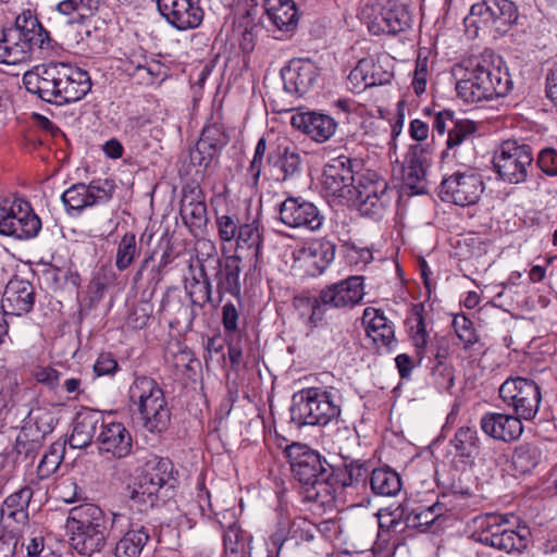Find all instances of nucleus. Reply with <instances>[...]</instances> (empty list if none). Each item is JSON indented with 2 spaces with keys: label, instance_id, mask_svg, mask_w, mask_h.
<instances>
[{
  "label": "nucleus",
  "instance_id": "nucleus-1",
  "mask_svg": "<svg viewBox=\"0 0 557 557\" xmlns=\"http://www.w3.org/2000/svg\"><path fill=\"white\" fill-rule=\"evenodd\" d=\"M26 90L41 100L64 104L83 99L91 88L89 74L70 63L50 62L25 72Z\"/></svg>",
  "mask_w": 557,
  "mask_h": 557
},
{
  "label": "nucleus",
  "instance_id": "nucleus-2",
  "mask_svg": "<svg viewBox=\"0 0 557 557\" xmlns=\"http://www.w3.org/2000/svg\"><path fill=\"white\" fill-rule=\"evenodd\" d=\"M454 74L457 77V96L466 103L505 97L513 86L500 57L466 60L455 69Z\"/></svg>",
  "mask_w": 557,
  "mask_h": 557
},
{
  "label": "nucleus",
  "instance_id": "nucleus-3",
  "mask_svg": "<svg viewBox=\"0 0 557 557\" xmlns=\"http://www.w3.org/2000/svg\"><path fill=\"white\" fill-rule=\"evenodd\" d=\"M50 47L49 33L30 10L17 15L12 27L2 30L0 38V63L8 65L29 61L35 48Z\"/></svg>",
  "mask_w": 557,
  "mask_h": 557
},
{
  "label": "nucleus",
  "instance_id": "nucleus-4",
  "mask_svg": "<svg viewBox=\"0 0 557 557\" xmlns=\"http://www.w3.org/2000/svg\"><path fill=\"white\" fill-rule=\"evenodd\" d=\"M343 395L334 386L302 388L293 395L292 421L297 425H326L341 417Z\"/></svg>",
  "mask_w": 557,
  "mask_h": 557
},
{
  "label": "nucleus",
  "instance_id": "nucleus-5",
  "mask_svg": "<svg viewBox=\"0 0 557 557\" xmlns=\"http://www.w3.org/2000/svg\"><path fill=\"white\" fill-rule=\"evenodd\" d=\"M364 296L363 278L361 276H349L339 282L326 285L318 296L295 297L296 307L310 309L308 323L317 326L326 313L327 309L352 308L360 304Z\"/></svg>",
  "mask_w": 557,
  "mask_h": 557
},
{
  "label": "nucleus",
  "instance_id": "nucleus-6",
  "mask_svg": "<svg viewBox=\"0 0 557 557\" xmlns=\"http://www.w3.org/2000/svg\"><path fill=\"white\" fill-rule=\"evenodd\" d=\"M498 395L506 408L525 421L535 419L542 403L540 385L523 376L507 377L499 386Z\"/></svg>",
  "mask_w": 557,
  "mask_h": 557
},
{
  "label": "nucleus",
  "instance_id": "nucleus-7",
  "mask_svg": "<svg viewBox=\"0 0 557 557\" xmlns=\"http://www.w3.org/2000/svg\"><path fill=\"white\" fill-rule=\"evenodd\" d=\"M387 189V182L375 171L360 168L345 205L356 208L362 215H380Z\"/></svg>",
  "mask_w": 557,
  "mask_h": 557
},
{
  "label": "nucleus",
  "instance_id": "nucleus-8",
  "mask_svg": "<svg viewBox=\"0 0 557 557\" xmlns=\"http://www.w3.org/2000/svg\"><path fill=\"white\" fill-rule=\"evenodd\" d=\"M533 152L531 146L516 140H506L495 150L493 166L498 177L509 184H520L527 181L533 169Z\"/></svg>",
  "mask_w": 557,
  "mask_h": 557
},
{
  "label": "nucleus",
  "instance_id": "nucleus-9",
  "mask_svg": "<svg viewBox=\"0 0 557 557\" xmlns=\"http://www.w3.org/2000/svg\"><path fill=\"white\" fill-rule=\"evenodd\" d=\"M286 453L290 459L293 474L299 483L312 487L317 484H325L331 487L334 467L319 453L298 443L288 446Z\"/></svg>",
  "mask_w": 557,
  "mask_h": 557
},
{
  "label": "nucleus",
  "instance_id": "nucleus-10",
  "mask_svg": "<svg viewBox=\"0 0 557 557\" xmlns=\"http://www.w3.org/2000/svg\"><path fill=\"white\" fill-rule=\"evenodd\" d=\"M447 346L444 337L425 330L424 321L420 314V362L426 358L433 383L438 389L448 391L454 385V371L447 363Z\"/></svg>",
  "mask_w": 557,
  "mask_h": 557
},
{
  "label": "nucleus",
  "instance_id": "nucleus-11",
  "mask_svg": "<svg viewBox=\"0 0 557 557\" xmlns=\"http://www.w3.org/2000/svg\"><path fill=\"white\" fill-rule=\"evenodd\" d=\"M41 221L28 201L14 200L10 207L0 206V234L16 239H29L38 235Z\"/></svg>",
  "mask_w": 557,
  "mask_h": 557
},
{
  "label": "nucleus",
  "instance_id": "nucleus-12",
  "mask_svg": "<svg viewBox=\"0 0 557 557\" xmlns=\"http://www.w3.org/2000/svg\"><path fill=\"white\" fill-rule=\"evenodd\" d=\"M361 166L360 160L348 156L341 154L331 159L322 172V187L326 195L345 205Z\"/></svg>",
  "mask_w": 557,
  "mask_h": 557
},
{
  "label": "nucleus",
  "instance_id": "nucleus-13",
  "mask_svg": "<svg viewBox=\"0 0 557 557\" xmlns=\"http://www.w3.org/2000/svg\"><path fill=\"white\" fill-rule=\"evenodd\" d=\"M483 190L482 177L472 168L457 170L441 184L442 199L461 207L474 205Z\"/></svg>",
  "mask_w": 557,
  "mask_h": 557
},
{
  "label": "nucleus",
  "instance_id": "nucleus-14",
  "mask_svg": "<svg viewBox=\"0 0 557 557\" xmlns=\"http://www.w3.org/2000/svg\"><path fill=\"white\" fill-rule=\"evenodd\" d=\"M114 184L108 180H95L88 185L77 183L67 188L61 200L71 215H79L85 208L108 202L114 193Z\"/></svg>",
  "mask_w": 557,
  "mask_h": 557
},
{
  "label": "nucleus",
  "instance_id": "nucleus-15",
  "mask_svg": "<svg viewBox=\"0 0 557 557\" xmlns=\"http://www.w3.org/2000/svg\"><path fill=\"white\" fill-rule=\"evenodd\" d=\"M470 16L485 27L493 28L498 35H505L512 25L518 24L519 11L511 0H481L471 5Z\"/></svg>",
  "mask_w": 557,
  "mask_h": 557
},
{
  "label": "nucleus",
  "instance_id": "nucleus-16",
  "mask_svg": "<svg viewBox=\"0 0 557 557\" xmlns=\"http://www.w3.org/2000/svg\"><path fill=\"white\" fill-rule=\"evenodd\" d=\"M280 221L290 228L319 231L324 223V215L311 201L302 197H287L278 207Z\"/></svg>",
  "mask_w": 557,
  "mask_h": 557
},
{
  "label": "nucleus",
  "instance_id": "nucleus-17",
  "mask_svg": "<svg viewBox=\"0 0 557 557\" xmlns=\"http://www.w3.org/2000/svg\"><path fill=\"white\" fill-rule=\"evenodd\" d=\"M306 153L286 137L277 138L268 154L269 164L281 174V182L298 180L304 171Z\"/></svg>",
  "mask_w": 557,
  "mask_h": 557
},
{
  "label": "nucleus",
  "instance_id": "nucleus-18",
  "mask_svg": "<svg viewBox=\"0 0 557 557\" xmlns=\"http://www.w3.org/2000/svg\"><path fill=\"white\" fill-rule=\"evenodd\" d=\"M230 137L220 119L212 117L201 131L195 149L190 151L194 165L207 169L228 144Z\"/></svg>",
  "mask_w": 557,
  "mask_h": 557
},
{
  "label": "nucleus",
  "instance_id": "nucleus-19",
  "mask_svg": "<svg viewBox=\"0 0 557 557\" xmlns=\"http://www.w3.org/2000/svg\"><path fill=\"white\" fill-rule=\"evenodd\" d=\"M393 73L389 70L388 55L367 57L358 61L351 70L348 81L355 89L384 85L391 82Z\"/></svg>",
  "mask_w": 557,
  "mask_h": 557
},
{
  "label": "nucleus",
  "instance_id": "nucleus-20",
  "mask_svg": "<svg viewBox=\"0 0 557 557\" xmlns=\"http://www.w3.org/2000/svg\"><path fill=\"white\" fill-rule=\"evenodd\" d=\"M319 75L318 65L310 59H293L281 70L284 90L296 97L307 94Z\"/></svg>",
  "mask_w": 557,
  "mask_h": 557
},
{
  "label": "nucleus",
  "instance_id": "nucleus-21",
  "mask_svg": "<svg viewBox=\"0 0 557 557\" xmlns=\"http://www.w3.org/2000/svg\"><path fill=\"white\" fill-rule=\"evenodd\" d=\"M199 0H157L160 14L180 30L196 28L200 25L203 12Z\"/></svg>",
  "mask_w": 557,
  "mask_h": 557
},
{
  "label": "nucleus",
  "instance_id": "nucleus-22",
  "mask_svg": "<svg viewBox=\"0 0 557 557\" xmlns=\"http://www.w3.org/2000/svg\"><path fill=\"white\" fill-rule=\"evenodd\" d=\"M205 199V194L197 184H187L182 189L180 214L191 232L201 231L208 223Z\"/></svg>",
  "mask_w": 557,
  "mask_h": 557
},
{
  "label": "nucleus",
  "instance_id": "nucleus-23",
  "mask_svg": "<svg viewBox=\"0 0 557 557\" xmlns=\"http://www.w3.org/2000/svg\"><path fill=\"white\" fill-rule=\"evenodd\" d=\"M178 471L169 458L149 454L138 474L139 487H175L178 484Z\"/></svg>",
  "mask_w": 557,
  "mask_h": 557
},
{
  "label": "nucleus",
  "instance_id": "nucleus-24",
  "mask_svg": "<svg viewBox=\"0 0 557 557\" xmlns=\"http://www.w3.org/2000/svg\"><path fill=\"white\" fill-rule=\"evenodd\" d=\"M35 305V288L30 282L13 277L5 288L1 299L4 314L22 315L32 311Z\"/></svg>",
  "mask_w": 557,
  "mask_h": 557
},
{
  "label": "nucleus",
  "instance_id": "nucleus-25",
  "mask_svg": "<svg viewBox=\"0 0 557 557\" xmlns=\"http://www.w3.org/2000/svg\"><path fill=\"white\" fill-rule=\"evenodd\" d=\"M99 450L111 454L117 459L131 455L133 438L129 431L121 422H102L101 430L96 437Z\"/></svg>",
  "mask_w": 557,
  "mask_h": 557
},
{
  "label": "nucleus",
  "instance_id": "nucleus-26",
  "mask_svg": "<svg viewBox=\"0 0 557 557\" xmlns=\"http://www.w3.org/2000/svg\"><path fill=\"white\" fill-rule=\"evenodd\" d=\"M522 418L515 413L486 412L480 421L481 430L494 440L513 442L523 432Z\"/></svg>",
  "mask_w": 557,
  "mask_h": 557
},
{
  "label": "nucleus",
  "instance_id": "nucleus-27",
  "mask_svg": "<svg viewBox=\"0 0 557 557\" xmlns=\"http://www.w3.org/2000/svg\"><path fill=\"white\" fill-rule=\"evenodd\" d=\"M469 496V490L444 491L438 495V500L434 505L428 506L425 510H420V533H437L444 519L440 511L435 513L436 509L441 510L444 506L446 510H455Z\"/></svg>",
  "mask_w": 557,
  "mask_h": 557
},
{
  "label": "nucleus",
  "instance_id": "nucleus-28",
  "mask_svg": "<svg viewBox=\"0 0 557 557\" xmlns=\"http://www.w3.org/2000/svg\"><path fill=\"white\" fill-rule=\"evenodd\" d=\"M290 124L317 143L329 140L337 127L336 121L331 115L313 111L294 114Z\"/></svg>",
  "mask_w": 557,
  "mask_h": 557
},
{
  "label": "nucleus",
  "instance_id": "nucleus-29",
  "mask_svg": "<svg viewBox=\"0 0 557 557\" xmlns=\"http://www.w3.org/2000/svg\"><path fill=\"white\" fill-rule=\"evenodd\" d=\"M362 324L366 333L377 349L391 351L395 345V331L389 322L379 309L368 307L362 314Z\"/></svg>",
  "mask_w": 557,
  "mask_h": 557
},
{
  "label": "nucleus",
  "instance_id": "nucleus-30",
  "mask_svg": "<svg viewBox=\"0 0 557 557\" xmlns=\"http://www.w3.org/2000/svg\"><path fill=\"white\" fill-rule=\"evenodd\" d=\"M215 264L214 280L216 282V290L219 294L218 301L222 300L224 294L238 296L240 294L239 275L242 272V259L237 255L225 256L224 258H213Z\"/></svg>",
  "mask_w": 557,
  "mask_h": 557
},
{
  "label": "nucleus",
  "instance_id": "nucleus-31",
  "mask_svg": "<svg viewBox=\"0 0 557 557\" xmlns=\"http://www.w3.org/2000/svg\"><path fill=\"white\" fill-rule=\"evenodd\" d=\"M103 416L99 410L85 408L76 414L69 445L72 448L84 449L95 437L98 425L102 426Z\"/></svg>",
  "mask_w": 557,
  "mask_h": 557
},
{
  "label": "nucleus",
  "instance_id": "nucleus-32",
  "mask_svg": "<svg viewBox=\"0 0 557 557\" xmlns=\"http://www.w3.org/2000/svg\"><path fill=\"white\" fill-rule=\"evenodd\" d=\"M160 313L169 318L170 325H180L185 323L191 326L198 312L194 308H189V304L182 297L176 288L170 287L166 289L160 305Z\"/></svg>",
  "mask_w": 557,
  "mask_h": 557
},
{
  "label": "nucleus",
  "instance_id": "nucleus-33",
  "mask_svg": "<svg viewBox=\"0 0 557 557\" xmlns=\"http://www.w3.org/2000/svg\"><path fill=\"white\" fill-rule=\"evenodd\" d=\"M398 203L404 206L418 195V145L409 146L399 166Z\"/></svg>",
  "mask_w": 557,
  "mask_h": 557
},
{
  "label": "nucleus",
  "instance_id": "nucleus-34",
  "mask_svg": "<svg viewBox=\"0 0 557 557\" xmlns=\"http://www.w3.org/2000/svg\"><path fill=\"white\" fill-rule=\"evenodd\" d=\"M157 250L148 252L140 262L133 277V285L137 288L145 283V287L141 290V297L147 299L153 298L158 285L163 280L164 272L157 265Z\"/></svg>",
  "mask_w": 557,
  "mask_h": 557
},
{
  "label": "nucleus",
  "instance_id": "nucleus-35",
  "mask_svg": "<svg viewBox=\"0 0 557 557\" xmlns=\"http://www.w3.org/2000/svg\"><path fill=\"white\" fill-rule=\"evenodd\" d=\"M65 528L66 530L108 529V521L100 507L84 503L70 509Z\"/></svg>",
  "mask_w": 557,
  "mask_h": 557
},
{
  "label": "nucleus",
  "instance_id": "nucleus-36",
  "mask_svg": "<svg viewBox=\"0 0 557 557\" xmlns=\"http://www.w3.org/2000/svg\"><path fill=\"white\" fill-rule=\"evenodd\" d=\"M301 252L308 265L312 268L310 274L315 276L322 274L333 262L336 245L326 238H319L310 242Z\"/></svg>",
  "mask_w": 557,
  "mask_h": 557
},
{
  "label": "nucleus",
  "instance_id": "nucleus-37",
  "mask_svg": "<svg viewBox=\"0 0 557 557\" xmlns=\"http://www.w3.org/2000/svg\"><path fill=\"white\" fill-rule=\"evenodd\" d=\"M69 544L78 554L91 556L100 552L108 536V529L88 528L83 530H66Z\"/></svg>",
  "mask_w": 557,
  "mask_h": 557
},
{
  "label": "nucleus",
  "instance_id": "nucleus-38",
  "mask_svg": "<svg viewBox=\"0 0 557 557\" xmlns=\"http://www.w3.org/2000/svg\"><path fill=\"white\" fill-rule=\"evenodd\" d=\"M143 426L150 433H162L170 424L171 412L165 397L150 400L148 404L138 408Z\"/></svg>",
  "mask_w": 557,
  "mask_h": 557
},
{
  "label": "nucleus",
  "instance_id": "nucleus-39",
  "mask_svg": "<svg viewBox=\"0 0 557 557\" xmlns=\"http://www.w3.org/2000/svg\"><path fill=\"white\" fill-rule=\"evenodd\" d=\"M265 13L280 30H292L298 22L296 4L293 0H263Z\"/></svg>",
  "mask_w": 557,
  "mask_h": 557
},
{
  "label": "nucleus",
  "instance_id": "nucleus-40",
  "mask_svg": "<svg viewBox=\"0 0 557 557\" xmlns=\"http://www.w3.org/2000/svg\"><path fill=\"white\" fill-rule=\"evenodd\" d=\"M507 523L508 520L500 515L487 513L478 516L472 519L474 528L472 537L481 544L491 546V544H495L494 539L498 537L507 529L505 527Z\"/></svg>",
  "mask_w": 557,
  "mask_h": 557
},
{
  "label": "nucleus",
  "instance_id": "nucleus-41",
  "mask_svg": "<svg viewBox=\"0 0 557 557\" xmlns=\"http://www.w3.org/2000/svg\"><path fill=\"white\" fill-rule=\"evenodd\" d=\"M455 456L466 462H473L480 454L478 431L470 426L459 428L450 440Z\"/></svg>",
  "mask_w": 557,
  "mask_h": 557
},
{
  "label": "nucleus",
  "instance_id": "nucleus-42",
  "mask_svg": "<svg viewBox=\"0 0 557 557\" xmlns=\"http://www.w3.org/2000/svg\"><path fill=\"white\" fill-rule=\"evenodd\" d=\"M54 430V418L50 410L46 408L30 409L24 421L22 431L26 438L38 441L50 434Z\"/></svg>",
  "mask_w": 557,
  "mask_h": 557
},
{
  "label": "nucleus",
  "instance_id": "nucleus-43",
  "mask_svg": "<svg viewBox=\"0 0 557 557\" xmlns=\"http://www.w3.org/2000/svg\"><path fill=\"white\" fill-rule=\"evenodd\" d=\"M369 478L370 470L363 465L350 463L343 467H334L331 487H357L359 485L364 487Z\"/></svg>",
  "mask_w": 557,
  "mask_h": 557
},
{
  "label": "nucleus",
  "instance_id": "nucleus-44",
  "mask_svg": "<svg viewBox=\"0 0 557 557\" xmlns=\"http://www.w3.org/2000/svg\"><path fill=\"white\" fill-rule=\"evenodd\" d=\"M162 396H164L162 388L153 379L148 376H137L129 387V399L137 408Z\"/></svg>",
  "mask_w": 557,
  "mask_h": 557
},
{
  "label": "nucleus",
  "instance_id": "nucleus-45",
  "mask_svg": "<svg viewBox=\"0 0 557 557\" xmlns=\"http://www.w3.org/2000/svg\"><path fill=\"white\" fill-rule=\"evenodd\" d=\"M102 0H64L57 5L58 12L63 15H73L70 23H84L92 17Z\"/></svg>",
  "mask_w": 557,
  "mask_h": 557
},
{
  "label": "nucleus",
  "instance_id": "nucleus-46",
  "mask_svg": "<svg viewBox=\"0 0 557 557\" xmlns=\"http://www.w3.org/2000/svg\"><path fill=\"white\" fill-rule=\"evenodd\" d=\"M148 539L149 534L144 527L127 531L115 545V557H139Z\"/></svg>",
  "mask_w": 557,
  "mask_h": 557
},
{
  "label": "nucleus",
  "instance_id": "nucleus-47",
  "mask_svg": "<svg viewBox=\"0 0 557 557\" xmlns=\"http://www.w3.org/2000/svg\"><path fill=\"white\" fill-rule=\"evenodd\" d=\"M530 531L527 527L518 530L507 528L499 536L495 537V544L491 547L504 550L506 553H521L528 547Z\"/></svg>",
  "mask_w": 557,
  "mask_h": 557
},
{
  "label": "nucleus",
  "instance_id": "nucleus-48",
  "mask_svg": "<svg viewBox=\"0 0 557 557\" xmlns=\"http://www.w3.org/2000/svg\"><path fill=\"white\" fill-rule=\"evenodd\" d=\"M235 239L238 247L255 249L258 257L263 245V227L257 220L240 224Z\"/></svg>",
  "mask_w": 557,
  "mask_h": 557
},
{
  "label": "nucleus",
  "instance_id": "nucleus-49",
  "mask_svg": "<svg viewBox=\"0 0 557 557\" xmlns=\"http://www.w3.org/2000/svg\"><path fill=\"white\" fill-rule=\"evenodd\" d=\"M139 255L136 236L134 233H125L117 244L115 255V267L123 272L131 267Z\"/></svg>",
  "mask_w": 557,
  "mask_h": 557
},
{
  "label": "nucleus",
  "instance_id": "nucleus-50",
  "mask_svg": "<svg viewBox=\"0 0 557 557\" xmlns=\"http://www.w3.org/2000/svg\"><path fill=\"white\" fill-rule=\"evenodd\" d=\"M478 131L476 123L471 120L454 121L453 127L448 131L447 148L455 149L462 144L470 141Z\"/></svg>",
  "mask_w": 557,
  "mask_h": 557
},
{
  "label": "nucleus",
  "instance_id": "nucleus-51",
  "mask_svg": "<svg viewBox=\"0 0 557 557\" xmlns=\"http://www.w3.org/2000/svg\"><path fill=\"white\" fill-rule=\"evenodd\" d=\"M396 20L395 4L384 7L369 23V32L376 36L381 34L394 35L396 34Z\"/></svg>",
  "mask_w": 557,
  "mask_h": 557
},
{
  "label": "nucleus",
  "instance_id": "nucleus-52",
  "mask_svg": "<svg viewBox=\"0 0 557 557\" xmlns=\"http://www.w3.org/2000/svg\"><path fill=\"white\" fill-rule=\"evenodd\" d=\"M200 275L202 281L194 278L189 287H186L188 298L196 299L198 304L212 302V284L203 267L200 269Z\"/></svg>",
  "mask_w": 557,
  "mask_h": 557
},
{
  "label": "nucleus",
  "instance_id": "nucleus-53",
  "mask_svg": "<svg viewBox=\"0 0 557 557\" xmlns=\"http://www.w3.org/2000/svg\"><path fill=\"white\" fill-rule=\"evenodd\" d=\"M152 299L140 296V301L133 308L128 314L127 323L136 330L146 327L153 313Z\"/></svg>",
  "mask_w": 557,
  "mask_h": 557
},
{
  "label": "nucleus",
  "instance_id": "nucleus-54",
  "mask_svg": "<svg viewBox=\"0 0 557 557\" xmlns=\"http://www.w3.org/2000/svg\"><path fill=\"white\" fill-rule=\"evenodd\" d=\"M370 487H401L400 475L391 468H379L370 471Z\"/></svg>",
  "mask_w": 557,
  "mask_h": 557
},
{
  "label": "nucleus",
  "instance_id": "nucleus-55",
  "mask_svg": "<svg viewBox=\"0 0 557 557\" xmlns=\"http://www.w3.org/2000/svg\"><path fill=\"white\" fill-rule=\"evenodd\" d=\"M215 225L220 240L230 243L235 240L240 222L236 214H218Z\"/></svg>",
  "mask_w": 557,
  "mask_h": 557
},
{
  "label": "nucleus",
  "instance_id": "nucleus-56",
  "mask_svg": "<svg viewBox=\"0 0 557 557\" xmlns=\"http://www.w3.org/2000/svg\"><path fill=\"white\" fill-rule=\"evenodd\" d=\"M458 338L463 343L465 349H470L478 343L479 336L473 329V323L465 315H457L453 321Z\"/></svg>",
  "mask_w": 557,
  "mask_h": 557
},
{
  "label": "nucleus",
  "instance_id": "nucleus-57",
  "mask_svg": "<svg viewBox=\"0 0 557 557\" xmlns=\"http://www.w3.org/2000/svg\"><path fill=\"white\" fill-rule=\"evenodd\" d=\"M159 496L157 492H148L132 490V493L128 497V507L132 510L138 512H147L149 509H152L158 505Z\"/></svg>",
  "mask_w": 557,
  "mask_h": 557
},
{
  "label": "nucleus",
  "instance_id": "nucleus-58",
  "mask_svg": "<svg viewBox=\"0 0 557 557\" xmlns=\"http://www.w3.org/2000/svg\"><path fill=\"white\" fill-rule=\"evenodd\" d=\"M123 70L128 75L141 74V78L147 81H151L154 76L152 70L147 65V58L144 54H134L123 61Z\"/></svg>",
  "mask_w": 557,
  "mask_h": 557
},
{
  "label": "nucleus",
  "instance_id": "nucleus-59",
  "mask_svg": "<svg viewBox=\"0 0 557 557\" xmlns=\"http://www.w3.org/2000/svg\"><path fill=\"white\" fill-rule=\"evenodd\" d=\"M62 461V455L59 448L52 445L48 453L44 455L38 465V475L40 478H47L59 468Z\"/></svg>",
  "mask_w": 557,
  "mask_h": 557
},
{
  "label": "nucleus",
  "instance_id": "nucleus-60",
  "mask_svg": "<svg viewBox=\"0 0 557 557\" xmlns=\"http://www.w3.org/2000/svg\"><path fill=\"white\" fill-rule=\"evenodd\" d=\"M33 497V490H16L14 493L9 495L4 504L8 508H12L13 510L10 512V516H15L18 512H23L25 508H27L30 504Z\"/></svg>",
  "mask_w": 557,
  "mask_h": 557
},
{
  "label": "nucleus",
  "instance_id": "nucleus-61",
  "mask_svg": "<svg viewBox=\"0 0 557 557\" xmlns=\"http://www.w3.org/2000/svg\"><path fill=\"white\" fill-rule=\"evenodd\" d=\"M536 164L548 176H557V150L555 148L542 149L536 158Z\"/></svg>",
  "mask_w": 557,
  "mask_h": 557
},
{
  "label": "nucleus",
  "instance_id": "nucleus-62",
  "mask_svg": "<svg viewBox=\"0 0 557 557\" xmlns=\"http://www.w3.org/2000/svg\"><path fill=\"white\" fill-rule=\"evenodd\" d=\"M117 370L119 363L110 352H101L94 364V372L97 376H112Z\"/></svg>",
  "mask_w": 557,
  "mask_h": 557
},
{
  "label": "nucleus",
  "instance_id": "nucleus-63",
  "mask_svg": "<svg viewBox=\"0 0 557 557\" xmlns=\"http://www.w3.org/2000/svg\"><path fill=\"white\" fill-rule=\"evenodd\" d=\"M238 311L232 302H227L222 308V324L227 335L237 332Z\"/></svg>",
  "mask_w": 557,
  "mask_h": 557
},
{
  "label": "nucleus",
  "instance_id": "nucleus-64",
  "mask_svg": "<svg viewBox=\"0 0 557 557\" xmlns=\"http://www.w3.org/2000/svg\"><path fill=\"white\" fill-rule=\"evenodd\" d=\"M60 372L50 367L37 368L34 371V377L37 382L45 384L47 387L53 389L59 385Z\"/></svg>",
  "mask_w": 557,
  "mask_h": 557
}]
</instances>
